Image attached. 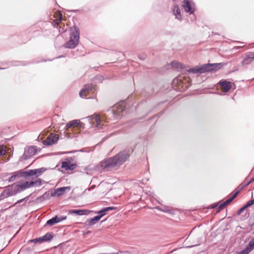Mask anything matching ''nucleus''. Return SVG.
Listing matches in <instances>:
<instances>
[{
	"label": "nucleus",
	"mask_w": 254,
	"mask_h": 254,
	"mask_svg": "<svg viewBox=\"0 0 254 254\" xmlns=\"http://www.w3.org/2000/svg\"><path fill=\"white\" fill-rule=\"evenodd\" d=\"M59 222H60V220H59V217L57 215H56L51 219L48 220L46 224L49 226H53Z\"/></svg>",
	"instance_id": "nucleus-24"
},
{
	"label": "nucleus",
	"mask_w": 254,
	"mask_h": 254,
	"mask_svg": "<svg viewBox=\"0 0 254 254\" xmlns=\"http://www.w3.org/2000/svg\"><path fill=\"white\" fill-rule=\"evenodd\" d=\"M92 89L93 86L91 84L84 85L79 92L80 97L82 98H87L89 92Z\"/></svg>",
	"instance_id": "nucleus-12"
},
{
	"label": "nucleus",
	"mask_w": 254,
	"mask_h": 254,
	"mask_svg": "<svg viewBox=\"0 0 254 254\" xmlns=\"http://www.w3.org/2000/svg\"><path fill=\"white\" fill-rule=\"evenodd\" d=\"M5 68H1L0 67V69H4Z\"/></svg>",
	"instance_id": "nucleus-52"
},
{
	"label": "nucleus",
	"mask_w": 254,
	"mask_h": 254,
	"mask_svg": "<svg viewBox=\"0 0 254 254\" xmlns=\"http://www.w3.org/2000/svg\"><path fill=\"white\" fill-rule=\"evenodd\" d=\"M69 187H64L58 188L55 190L54 192L51 193L52 196H59L64 193L65 190H70Z\"/></svg>",
	"instance_id": "nucleus-14"
},
{
	"label": "nucleus",
	"mask_w": 254,
	"mask_h": 254,
	"mask_svg": "<svg viewBox=\"0 0 254 254\" xmlns=\"http://www.w3.org/2000/svg\"><path fill=\"white\" fill-rule=\"evenodd\" d=\"M138 58L141 60H144L146 57L147 56L145 54H140L138 55Z\"/></svg>",
	"instance_id": "nucleus-35"
},
{
	"label": "nucleus",
	"mask_w": 254,
	"mask_h": 254,
	"mask_svg": "<svg viewBox=\"0 0 254 254\" xmlns=\"http://www.w3.org/2000/svg\"><path fill=\"white\" fill-rule=\"evenodd\" d=\"M251 183L249 181H247L246 179L240 185L239 187L240 188L239 190L240 191L241 190L243 189L246 187L250 185Z\"/></svg>",
	"instance_id": "nucleus-28"
},
{
	"label": "nucleus",
	"mask_w": 254,
	"mask_h": 254,
	"mask_svg": "<svg viewBox=\"0 0 254 254\" xmlns=\"http://www.w3.org/2000/svg\"><path fill=\"white\" fill-rule=\"evenodd\" d=\"M184 4L183 5L185 11L192 14L195 10V3L191 0H184Z\"/></svg>",
	"instance_id": "nucleus-11"
},
{
	"label": "nucleus",
	"mask_w": 254,
	"mask_h": 254,
	"mask_svg": "<svg viewBox=\"0 0 254 254\" xmlns=\"http://www.w3.org/2000/svg\"><path fill=\"white\" fill-rule=\"evenodd\" d=\"M7 194L9 196L16 195L17 193L22 191L20 185L14 183L9 185L5 188Z\"/></svg>",
	"instance_id": "nucleus-7"
},
{
	"label": "nucleus",
	"mask_w": 254,
	"mask_h": 254,
	"mask_svg": "<svg viewBox=\"0 0 254 254\" xmlns=\"http://www.w3.org/2000/svg\"><path fill=\"white\" fill-rule=\"evenodd\" d=\"M101 219V216H96L92 218L88 219L85 223V225L87 227H90L95 224Z\"/></svg>",
	"instance_id": "nucleus-19"
},
{
	"label": "nucleus",
	"mask_w": 254,
	"mask_h": 254,
	"mask_svg": "<svg viewBox=\"0 0 254 254\" xmlns=\"http://www.w3.org/2000/svg\"><path fill=\"white\" fill-rule=\"evenodd\" d=\"M59 220H60V222L66 219V216H61L60 217H59Z\"/></svg>",
	"instance_id": "nucleus-40"
},
{
	"label": "nucleus",
	"mask_w": 254,
	"mask_h": 254,
	"mask_svg": "<svg viewBox=\"0 0 254 254\" xmlns=\"http://www.w3.org/2000/svg\"><path fill=\"white\" fill-rule=\"evenodd\" d=\"M228 204L226 202V201H224L222 203H221L219 206H218V211H220L221 210H222L225 208V207Z\"/></svg>",
	"instance_id": "nucleus-33"
},
{
	"label": "nucleus",
	"mask_w": 254,
	"mask_h": 254,
	"mask_svg": "<svg viewBox=\"0 0 254 254\" xmlns=\"http://www.w3.org/2000/svg\"><path fill=\"white\" fill-rule=\"evenodd\" d=\"M247 207L245 205L242 207H241L237 212L238 215H240L241 213H242L244 210H245Z\"/></svg>",
	"instance_id": "nucleus-36"
},
{
	"label": "nucleus",
	"mask_w": 254,
	"mask_h": 254,
	"mask_svg": "<svg viewBox=\"0 0 254 254\" xmlns=\"http://www.w3.org/2000/svg\"><path fill=\"white\" fill-rule=\"evenodd\" d=\"M89 211L86 209H71L69 211V214H76L78 215H87Z\"/></svg>",
	"instance_id": "nucleus-20"
},
{
	"label": "nucleus",
	"mask_w": 254,
	"mask_h": 254,
	"mask_svg": "<svg viewBox=\"0 0 254 254\" xmlns=\"http://www.w3.org/2000/svg\"><path fill=\"white\" fill-rule=\"evenodd\" d=\"M28 199V196H26L25 197V198H23L22 199H19L18 200H17L14 204H13V205H12L11 206H15V205H16L17 204H18V203H21L23 201H25V200H27ZM10 206H9L8 208H10Z\"/></svg>",
	"instance_id": "nucleus-32"
},
{
	"label": "nucleus",
	"mask_w": 254,
	"mask_h": 254,
	"mask_svg": "<svg viewBox=\"0 0 254 254\" xmlns=\"http://www.w3.org/2000/svg\"><path fill=\"white\" fill-rule=\"evenodd\" d=\"M46 170V168L42 167L39 169L29 170L26 171H24V173H22L25 174V178H27L28 177L34 175L36 177H38L43 173Z\"/></svg>",
	"instance_id": "nucleus-9"
},
{
	"label": "nucleus",
	"mask_w": 254,
	"mask_h": 254,
	"mask_svg": "<svg viewBox=\"0 0 254 254\" xmlns=\"http://www.w3.org/2000/svg\"><path fill=\"white\" fill-rule=\"evenodd\" d=\"M173 14L175 15L176 18L181 20H182V16L181 14L180 9L178 5H175L173 8Z\"/></svg>",
	"instance_id": "nucleus-22"
},
{
	"label": "nucleus",
	"mask_w": 254,
	"mask_h": 254,
	"mask_svg": "<svg viewBox=\"0 0 254 254\" xmlns=\"http://www.w3.org/2000/svg\"><path fill=\"white\" fill-rule=\"evenodd\" d=\"M223 66L222 63L206 64L200 66H196L187 70L188 73H204L207 72L216 71Z\"/></svg>",
	"instance_id": "nucleus-2"
},
{
	"label": "nucleus",
	"mask_w": 254,
	"mask_h": 254,
	"mask_svg": "<svg viewBox=\"0 0 254 254\" xmlns=\"http://www.w3.org/2000/svg\"><path fill=\"white\" fill-rule=\"evenodd\" d=\"M9 197L7 194V192L5 189L0 193V201L3 200L4 198Z\"/></svg>",
	"instance_id": "nucleus-29"
},
{
	"label": "nucleus",
	"mask_w": 254,
	"mask_h": 254,
	"mask_svg": "<svg viewBox=\"0 0 254 254\" xmlns=\"http://www.w3.org/2000/svg\"><path fill=\"white\" fill-rule=\"evenodd\" d=\"M74 121H77V122L75 123V125H76V126L78 127L79 124H80V120H75Z\"/></svg>",
	"instance_id": "nucleus-44"
},
{
	"label": "nucleus",
	"mask_w": 254,
	"mask_h": 254,
	"mask_svg": "<svg viewBox=\"0 0 254 254\" xmlns=\"http://www.w3.org/2000/svg\"><path fill=\"white\" fill-rule=\"evenodd\" d=\"M33 182V187H39L42 185V180L40 179H38Z\"/></svg>",
	"instance_id": "nucleus-31"
},
{
	"label": "nucleus",
	"mask_w": 254,
	"mask_h": 254,
	"mask_svg": "<svg viewBox=\"0 0 254 254\" xmlns=\"http://www.w3.org/2000/svg\"><path fill=\"white\" fill-rule=\"evenodd\" d=\"M172 84L173 85L177 84L178 87L176 89L181 91L186 90L190 85V83H187L183 81L181 77L174 79L172 81Z\"/></svg>",
	"instance_id": "nucleus-8"
},
{
	"label": "nucleus",
	"mask_w": 254,
	"mask_h": 254,
	"mask_svg": "<svg viewBox=\"0 0 254 254\" xmlns=\"http://www.w3.org/2000/svg\"><path fill=\"white\" fill-rule=\"evenodd\" d=\"M22 190H25L26 189L29 188L33 187V182L31 181L30 182H26L24 184L20 185Z\"/></svg>",
	"instance_id": "nucleus-25"
},
{
	"label": "nucleus",
	"mask_w": 254,
	"mask_h": 254,
	"mask_svg": "<svg viewBox=\"0 0 254 254\" xmlns=\"http://www.w3.org/2000/svg\"><path fill=\"white\" fill-rule=\"evenodd\" d=\"M49 196V193H47V192H45L44 194L42 195V196L41 197V198H43V199H47Z\"/></svg>",
	"instance_id": "nucleus-39"
},
{
	"label": "nucleus",
	"mask_w": 254,
	"mask_h": 254,
	"mask_svg": "<svg viewBox=\"0 0 254 254\" xmlns=\"http://www.w3.org/2000/svg\"><path fill=\"white\" fill-rule=\"evenodd\" d=\"M154 209L158 210L163 212L169 213L171 215L175 214L174 210L170 209L169 206H168L163 205L161 207L157 206L154 207Z\"/></svg>",
	"instance_id": "nucleus-16"
},
{
	"label": "nucleus",
	"mask_w": 254,
	"mask_h": 254,
	"mask_svg": "<svg viewBox=\"0 0 254 254\" xmlns=\"http://www.w3.org/2000/svg\"><path fill=\"white\" fill-rule=\"evenodd\" d=\"M254 249V246L252 242H249V245L243 250L239 252V254H249V253Z\"/></svg>",
	"instance_id": "nucleus-23"
},
{
	"label": "nucleus",
	"mask_w": 254,
	"mask_h": 254,
	"mask_svg": "<svg viewBox=\"0 0 254 254\" xmlns=\"http://www.w3.org/2000/svg\"><path fill=\"white\" fill-rule=\"evenodd\" d=\"M242 47L238 46V47H235L234 48L236 49H239L241 48Z\"/></svg>",
	"instance_id": "nucleus-48"
},
{
	"label": "nucleus",
	"mask_w": 254,
	"mask_h": 254,
	"mask_svg": "<svg viewBox=\"0 0 254 254\" xmlns=\"http://www.w3.org/2000/svg\"><path fill=\"white\" fill-rule=\"evenodd\" d=\"M59 138L58 134L51 133H50L47 138L43 141L44 145L46 146H50L55 143Z\"/></svg>",
	"instance_id": "nucleus-10"
},
{
	"label": "nucleus",
	"mask_w": 254,
	"mask_h": 254,
	"mask_svg": "<svg viewBox=\"0 0 254 254\" xmlns=\"http://www.w3.org/2000/svg\"><path fill=\"white\" fill-rule=\"evenodd\" d=\"M104 213V212H103L102 209H101L100 211L96 212V213H97L98 214L97 216H101V218L105 215V213Z\"/></svg>",
	"instance_id": "nucleus-38"
},
{
	"label": "nucleus",
	"mask_w": 254,
	"mask_h": 254,
	"mask_svg": "<svg viewBox=\"0 0 254 254\" xmlns=\"http://www.w3.org/2000/svg\"><path fill=\"white\" fill-rule=\"evenodd\" d=\"M171 65L173 67L177 68V69H182L183 68V65L181 63L173 61L171 63Z\"/></svg>",
	"instance_id": "nucleus-26"
},
{
	"label": "nucleus",
	"mask_w": 254,
	"mask_h": 254,
	"mask_svg": "<svg viewBox=\"0 0 254 254\" xmlns=\"http://www.w3.org/2000/svg\"><path fill=\"white\" fill-rule=\"evenodd\" d=\"M239 192H240L239 190L236 191L235 192V193H234L230 198H229L228 199L225 200L226 202L229 204L237 196V195L238 194Z\"/></svg>",
	"instance_id": "nucleus-27"
},
{
	"label": "nucleus",
	"mask_w": 254,
	"mask_h": 254,
	"mask_svg": "<svg viewBox=\"0 0 254 254\" xmlns=\"http://www.w3.org/2000/svg\"><path fill=\"white\" fill-rule=\"evenodd\" d=\"M22 173H24V171L22 170H19L14 172L12 175L9 178L8 182H12L15 181L16 178L24 177L25 178V174Z\"/></svg>",
	"instance_id": "nucleus-15"
},
{
	"label": "nucleus",
	"mask_w": 254,
	"mask_h": 254,
	"mask_svg": "<svg viewBox=\"0 0 254 254\" xmlns=\"http://www.w3.org/2000/svg\"><path fill=\"white\" fill-rule=\"evenodd\" d=\"M10 204V202H7L6 203V204Z\"/></svg>",
	"instance_id": "nucleus-51"
},
{
	"label": "nucleus",
	"mask_w": 254,
	"mask_h": 254,
	"mask_svg": "<svg viewBox=\"0 0 254 254\" xmlns=\"http://www.w3.org/2000/svg\"><path fill=\"white\" fill-rule=\"evenodd\" d=\"M107 210L109 211L114 210L116 209V207L113 206L107 207Z\"/></svg>",
	"instance_id": "nucleus-41"
},
{
	"label": "nucleus",
	"mask_w": 254,
	"mask_h": 254,
	"mask_svg": "<svg viewBox=\"0 0 254 254\" xmlns=\"http://www.w3.org/2000/svg\"><path fill=\"white\" fill-rule=\"evenodd\" d=\"M60 18H61V19H62V14H61Z\"/></svg>",
	"instance_id": "nucleus-50"
},
{
	"label": "nucleus",
	"mask_w": 254,
	"mask_h": 254,
	"mask_svg": "<svg viewBox=\"0 0 254 254\" xmlns=\"http://www.w3.org/2000/svg\"><path fill=\"white\" fill-rule=\"evenodd\" d=\"M218 205V204H214L209 206V208L212 209L216 207Z\"/></svg>",
	"instance_id": "nucleus-43"
},
{
	"label": "nucleus",
	"mask_w": 254,
	"mask_h": 254,
	"mask_svg": "<svg viewBox=\"0 0 254 254\" xmlns=\"http://www.w3.org/2000/svg\"><path fill=\"white\" fill-rule=\"evenodd\" d=\"M250 242H252L253 245L254 246V238L251 241H250Z\"/></svg>",
	"instance_id": "nucleus-47"
},
{
	"label": "nucleus",
	"mask_w": 254,
	"mask_h": 254,
	"mask_svg": "<svg viewBox=\"0 0 254 254\" xmlns=\"http://www.w3.org/2000/svg\"><path fill=\"white\" fill-rule=\"evenodd\" d=\"M102 209L103 211V212H104V213H105V214H106V212L108 211V210H107V207H104V208H102Z\"/></svg>",
	"instance_id": "nucleus-45"
},
{
	"label": "nucleus",
	"mask_w": 254,
	"mask_h": 254,
	"mask_svg": "<svg viewBox=\"0 0 254 254\" xmlns=\"http://www.w3.org/2000/svg\"><path fill=\"white\" fill-rule=\"evenodd\" d=\"M254 60V52L249 53L247 54L243 61V64H250Z\"/></svg>",
	"instance_id": "nucleus-21"
},
{
	"label": "nucleus",
	"mask_w": 254,
	"mask_h": 254,
	"mask_svg": "<svg viewBox=\"0 0 254 254\" xmlns=\"http://www.w3.org/2000/svg\"><path fill=\"white\" fill-rule=\"evenodd\" d=\"M80 35L79 28L74 26L70 29V40L65 45V47L68 49H74L79 43Z\"/></svg>",
	"instance_id": "nucleus-4"
},
{
	"label": "nucleus",
	"mask_w": 254,
	"mask_h": 254,
	"mask_svg": "<svg viewBox=\"0 0 254 254\" xmlns=\"http://www.w3.org/2000/svg\"><path fill=\"white\" fill-rule=\"evenodd\" d=\"M76 166L75 164H71L70 162L64 161L62 163V168L65 170H73Z\"/></svg>",
	"instance_id": "nucleus-18"
},
{
	"label": "nucleus",
	"mask_w": 254,
	"mask_h": 254,
	"mask_svg": "<svg viewBox=\"0 0 254 254\" xmlns=\"http://www.w3.org/2000/svg\"><path fill=\"white\" fill-rule=\"evenodd\" d=\"M219 85L222 88L223 92H227L232 88V83L226 80H221L219 82Z\"/></svg>",
	"instance_id": "nucleus-13"
},
{
	"label": "nucleus",
	"mask_w": 254,
	"mask_h": 254,
	"mask_svg": "<svg viewBox=\"0 0 254 254\" xmlns=\"http://www.w3.org/2000/svg\"><path fill=\"white\" fill-rule=\"evenodd\" d=\"M250 182L251 183H252L253 181H254V177L252 178H251L250 180H249Z\"/></svg>",
	"instance_id": "nucleus-46"
},
{
	"label": "nucleus",
	"mask_w": 254,
	"mask_h": 254,
	"mask_svg": "<svg viewBox=\"0 0 254 254\" xmlns=\"http://www.w3.org/2000/svg\"><path fill=\"white\" fill-rule=\"evenodd\" d=\"M5 153V150L3 147L0 146V156H3Z\"/></svg>",
	"instance_id": "nucleus-37"
},
{
	"label": "nucleus",
	"mask_w": 254,
	"mask_h": 254,
	"mask_svg": "<svg viewBox=\"0 0 254 254\" xmlns=\"http://www.w3.org/2000/svg\"><path fill=\"white\" fill-rule=\"evenodd\" d=\"M254 204V198L253 199L248 201L245 204L248 208Z\"/></svg>",
	"instance_id": "nucleus-34"
},
{
	"label": "nucleus",
	"mask_w": 254,
	"mask_h": 254,
	"mask_svg": "<svg viewBox=\"0 0 254 254\" xmlns=\"http://www.w3.org/2000/svg\"><path fill=\"white\" fill-rule=\"evenodd\" d=\"M77 121H70L68 123H66V128H71L72 127H73L75 125V123L77 122Z\"/></svg>",
	"instance_id": "nucleus-30"
},
{
	"label": "nucleus",
	"mask_w": 254,
	"mask_h": 254,
	"mask_svg": "<svg viewBox=\"0 0 254 254\" xmlns=\"http://www.w3.org/2000/svg\"><path fill=\"white\" fill-rule=\"evenodd\" d=\"M61 57H63V56H59V57H58L57 58V59L60 58H61Z\"/></svg>",
	"instance_id": "nucleus-49"
},
{
	"label": "nucleus",
	"mask_w": 254,
	"mask_h": 254,
	"mask_svg": "<svg viewBox=\"0 0 254 254\" xmlns=\"http://www.w3.org/2000/svg\"><path fill=\"white\" fill-rule=\"evenodd\" d=\"M126 103L124 101L114 105L111 109L107 111V116L113 120H117L123 116V113L125 110Z\"/></svg>",
	"instance_id": "nucleus-3"
},
{
	"label": "nucleus",
	"mask_w": 254,
	"mask_h": 254,
	"mask_svg": "<svg viewBox=\"0 0 254 254\" xmlns=\"http://www.w3.org/2000/svg\"><path fill=\"white\" fill-rule=\"evenodd\" d=\"M86 118L88 120L89 122L94 119L96 123V127L99 129L103 128L102 125L101 124L100 118L98 116L96 115L95 117L93 115L89 116Z\"/></svg>",
	"instance_id": "nucleus-17"
},
{
	"label": "nucleus",
	"mask_w": 254,
	"mask_h": 254,
	"mask_svg": "<svg viewBox=\"0 0 254 254\" xmlns=\"http://www.w3.org/2000/svg\"><path fill=\"white\" fill-rule=\"evenodd\" d=\"M129 156L128 151L123 150L113 157L104 159L100 163L99 165L106 171L118 168L127 160Z\"/></svg>",
	"instance_id": "nucleus-1"
},
{
	"label": "nucleus",
	"mask_w": 254,
	"mask_h": 254,
	"mask_svg": "<svg viewBox=\"0 0 254 254\" xmlns=\"http://www.w3.org/2000/svg\"><path fill=\"white\" fill-rule=\"evenodd\" d=\"M84 126H85V124H84V123H81V122H80V124H79V126H78V127L79 128H84Z\"/></svg>",
	"instance_id": "nucleus-42"
},
{
	"label": "nucleus",
	"mask_w": 254,
	"mask_h": 254,
	"mask_svg": "<svg viewBox=\"0 0 254 254\" xmlns=\"http://www.w3.org/2000/svg\"><path fill=\"white\" fill-rule=\"evenodd\" d=\"M36 152L37 147L35 146L25 147L24 149V153L23 155L20 157L19 161H23L27 160L34 155Z\"/></svg>",
	"instance_id": "nucleus-5"
},
{
	"label": "nucleus",
	"mask_w": 254,
	"mask_h": 254,
	"mask_svg": "<svg viewBox=\"0 0 254 254\" xmlns=\"http://www.w3.org/2000/svg\"><path fill=\"white\" fill-rule=\"evenodd\" d=\"M54 236V234L53 232H48L42 237L30 240L29 242L35 244L50 242L53 240Z\"/></svg>",
	"instance_id": "nucleus-6"
}]
</instances>
